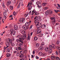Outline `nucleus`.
<instances>
[{
    "mask_svg": "<svg viewBox=\"0 0 60 60\" xmlns=\"http://www.w3.org/2000/svg\"><path fill=\"white\" fill-rule=\"evenodd\" d=\"M5 41L6 42V45L7 46L6 48H7L9 46V45H10V44L9 43V42L10 43H11L12 41L11 39H10V38H8L5 39Z\"/></svg>",
    "mask_w": 60,
    "mask_h": 60,
    "instance_id": "1",
    "label": "nucleus"
},
{
    "mask_svg": "<svg viewBox=\"0 0 60 60\" xmlns=\"http://www.w3.org/2000/svg\"><path fill=\"white\" fill-rule=\"evenodd\" d=\"M20 37L21 36L20 35H18L17 37L19 39H21V41H24V39H25V38L26 37V36H21V38H20Z\"/></svg>",
    "mask_w": 60,
    "mask_h": 60,
    "instance_id": "2",
    "label": "nucleus"
},
{
    "mask_svg": "<svg viewBox=\"0 0 60 60\" xmlns=\"http://www.w3.org/2000/svg\"><path fill=\"white\" fill-rule=\"evenodd\" d=\"M55 45L53 44H52L51 45L49 46V48L50 49H55Z\"/></svg>",
    "mask_w": 60,
    "mask_h": 60,
    "instance_id": "3",
    "label": "nucleus"
},
{
    "mask_svg": "<svg viewBox=\"0 0 60 60\" xmlns=\"http://www.w3.org/2000/svg\"><path fill=\"white\" fill-rule=\"evenodd\" d=\"M34 13H35V15H36V16L38 15V13L36 12V11H35V10H34L32 11L31 14L32 15H33L34 14Z\"/></svg>",
    "mask_w": 60,
    "mask_h": 60,
    "instance_id": "4",
    "label": "nucleus"
},
{
    "mask_svg": "<svg viewBox=\"0 0 60 60\" xmlns=\"http://www.w3.org/2000/svg\"><path fill=\"white\" fill-rule=\"evenodd\" d=\"M50 19L51 20H52V24H55V23H56V19H55V18L51 17L50 18Z\"/></svg>",
    "mask_w": 60,
    "mask_h": 60,
    "instance_id": "5",
    "label": "nucleus"
},
{
    "mask_svg": "<svg viewBox=\"0 0 60 60\" xmlns=\"http://www.w3.org/2000/svg\"><path fill=\"white\" fill-rule=\"evenodd\" d=\"M10 32L11 35H12V34H13V35H14L15 34V31L12 30H11Z\"/></svg>",
    "mask_w": 60,
    "mask_h": 60,
    "instance_id": "6",
    "label": "nucleus"
},
{
    "mask_svg": "<svg viewBox=\"0 0 60 60\" xmlns=\"http://www.w3.org/2000/svg\"><path fill=\"white\" fill-rule=\"evenodd\" d=\"M41 23H38L37 25V27L38 28V30L40 28V27H41Z\"/></svg>",
    "mask_w": 60,
    "mask_h": 60,
    "instance_id": "7",
    "label": "nucleus"
},
{
    "mask_svg": "<svg viewBox=\"0 0 60 60\" xmlns=\"http://www.w3.org/2000/svg\"><path fill=\"white\" fill-rule=\"evenodd\" d=\"M29 27V26H27L25 25H24L23 26L22 28L23 29H24L26 30H27V29H28Z\"/></svg>",
    "mask_w": 60,
    "mask_h": 60,
    "instance_id": "8",
    "label": "nucleus"
},
{
    "mask_svg": "<svg viewBox=\"0 0 60 60\" xmlns=\"http://www.w3.org/2000/svg\"><path fill=\"white\" fill-rule=\"evenodd\" d=\"M20 39V40H19L18 39H16V41H17V42L18 43H19V42H21V43H23V41H23V40H21V39Z\"/></svg>",
    "mask_w": 60,
    "mask_h": 60,
    "instance_id": "9",
    "label": "nucleus"
},
{
    "mask_svg": "<svg viewBox=\"0 0 60 60\" xmlns=\"http://www.w3.org/2000/svg\"><path fill=\"white\" fill-rule=\"evenodd\" d=\"M49 50V49L48 47H46L45 48V50L46 52H48Z\"/></svg>",
    "mask_w": 60,
    "mask_h": 60,
    "instance_id": "10",
    "label": "nucleus"
},
{
    "mask_svg": "<svg viewBox=\"0 0 60 60\" xmlns=\"http://www.w3.org/2000/svg\"><path fill=\"white\" fill-rule=\"evenodd\" d=\"M11 1H8L7 3V5L9 6L10 5V4H11Z\"/></svg>",
    "mask_w": 60,
    "mask_h": 60,
    "instance_id": "11",
    "label": "nucleus"
},
{
    "mask_svg": "<svg viewBox=\"0 0 60 60\" xmlns=\"http://www.w3.org/2000/svg\"><path fill=\"white\" fill-rule=\"evenodd\" d=\"M37 33L38 34H40V33H41V30H40V29H38L37 30Z\"/></svg>",
    "mask_w": 60,
    "mask_h": 60,
    "instance_id": "12",
    "label": "nucleus"
},
{
    "mask_svg": "<svg viewBox=\"0 0 60 60\" xmlns=\"http://www.w3.org/2000/svg\"><path fill=\"white\" fill-rule=\"evenodd\" d=\"M24 20V18H22V19L20 18L19 19V21L20 22H22Z\"/></svg>",
    "mask_w": 60,
    "mask_h": 60,
    "instance_id": "13",
    "label": "nucleus"
},
{
    "mask_svg": "<svg viewBox=\"0 0 60 60\" xmlns=\"http://www.w3.org/2000/svg\"><path fill=\"white\" fill-rule=\"evenodd\" d=\"M29 25V22H27L25 24V26H28Z\"/></svg>",
    "mask_w": 60,
    "mask_h": 60,
    "instance_id": "14",
    "label": "nucleus"
},
{
    "mask_svg": "<svg viewBox=\"0 0 60 60\" xmlns=\"http://www.w3.org/2000/svg\"><path fill=\"white\" fill-rule=\"evenodd\" d=\"M46 27V25L45 24L43 25H42L41 26V28H45Z\"/></svg>",
    "mask_w": 60,
    "mask_h": 60,
    "instance_id": "15",
    "label": "nucleus"
},
{
    "mask_svg": "<svg viewBox=\"0 0 60 60\" xmlns=\"http://www.w3.org/2000/svg\"><path fill=\"white\" fill-rule=\"evenodd\" d=\"M55 58H56V56H53L51 57L52 60H54Z\"/></svg>",
    "mask_w": 60,
    "mask_h": 60,
    "instance_id": "16",
    "label": "nucleus"
},
{
    "mask_svg": "<svg viewBox=\"0 0 60 60\" xmlns=\"http://www.w3.org/2000/svg\"><path fill=\"white\" fill-rule=\"evenodd\" d=\"M37 19L38 21H39L41 20V17L40 16H38L37 17Z\"/></svg>",
    "mask_w": 60,
    "mask_h": 60,
    "instance_id": "17",
    "label": "nucleus"
},
{
    "mask_svg": "<svg viewBox=\"0 0 60 60\" xmlns=\"http://www.w3.org/2000/svg\"><path fill=\"white\" fill-rule=\"evenodd\" d=\"M52 50L51 49H50L48 51V53L49 54H50L52 53Z\"/></svg>",
    "mask_w": 60,
    "mask_h": 60,
    "instance_id": "18",
    "label": "nucleus"
},
{
    "mask_svg": "<svg viewBox=\"0 0 60 60\" xmlns=\"http://www.w3.org/2000/svg\"><path fill=\"white\" fill-rule=\"evenodd\" d=\"M45 14L47 15H49V10H47L45 12Z\"/></svg>",
    "mask_w": 60,
    "mask_h": 60,
    "instance_id": "19",
    "label": "nucleus"
},
{
    "mask_svg": "<svg viewBox=\"0 0 60 60\" xmlns=\"http://www.w3.org/2000/svg\"><path fill=\"white\" fill-rule=\"evenodd\" d=\"M38 6V7L40 8H41V4L40 3L39 4L37 5Z\"/></svg>",
    "mask_w": 60,
    "mask_h": 60,
    "instance_id": "20",
    "label": "nucleus"
},
{
    "mask_svg": "<svg viewBox=\"0 0 60 60\" xmlns=\"http://www.w3.org/2000/svg\"><path fill=\"white\" fill-rule=\"evenodd\" d=\"M39 46V44L38 43H37L36 44V47L37 48H38Z\"/></svg>",
    "mask_w": 60,
    "mask_h": 60,
    "instance_id": "21",
    "label": "nucleus"
},
{
    "mask_svg": "<svg viewBox=\"0 0 60 60\" xmlns=\"http://www.w3.org/2000/svg\"><path fill=\"white\" fill-rule=\"evenodd\" d=\"M14 28L15 30H17L18 29V26L17 25H14Z\"/></svg>",
    "mask_w": 60,
    "mask_h": 60,
    "instance_id": "22",
    "label": "nucleus"
},
{
    "mask_svg": "<svg viewBox=\"0 0 60 60\" xmlns=\"http://www.w3.org/2000/svg\"><path fill=\"white\" fill-rule=\"evenodd\" d=\"M32 6L31 5H30L29 6V8H28V10H31V9H32Z\"/></svg>",
    "mask_w": 60,
    "mask_h": 60,
    "instance_id": "23",
    "label": "nucleus"
},
{
    "mask_svg": "<svg viewBox=\"0 0 60 60\" xmlns=\"http://www.w3.org/2000/svg\"><path fill=\"white\" fill-rule=\"evenodd\" d=\"M30 34H28V38L27 39V40H28V41L30 40Z\"/></svg>",
    "mask_w": 60,
    "mask_h": 60,
    "instance_id": "24",
    "label": "nucleus"
},
{
    "mask_svg": "<svg viewBox=\"0 0 60 60\" xmlns=\"http://www.w3.org/2000/svg\"><path fill=\"white\" fill-rule=\"evenodd\" d=\"M10 54H6V56L7 57H10Z\"/></svg>",
    "mask_w": 60,
    "mask_h": 60,
    "instance_id": "25",
    "label": "nucleus"
},
{
    "mask_svg": "<svg viewBox=\"0 0 60 60\" xmlns=\"http://www.w3.org/2000/svg\"><path fill=\"white\" fill-rule=\"evenodd\" d=\"M47 4V3L45 2L43 3L42 4L43 6H46V4Z\"/></svg>",
    "mask_w": 60,
    "mask_h": 60,
    "instance_id": "26",
    "label": "nucleus"
},
{
    "mask_svg": "<svg viewBox=\"0 0 60 60\" xmlns=\"http://www.w3.org/2000/svg\"><path fill=\"white\" fill-rule=\"evenodd\" d=\"M56 48L58 49L59 51H60V47L59 46H57L56 47Z\"/></svg>",
    "mask_w": 60,
    "mask_h": 60,
    "instance_id": "27",
    "label": "nucleus"
},
{
    "mask_svg": "<svg viewBox=\"0 0 60 60\" xmlns=\"http://www.w3.org/2000/svg\"><path fill=\"white\" fill-rule=\"evenodd\" d=\"M49 11V14H52L53 13V12L51 10H50Z\"/></svg>",
    "mask_w": 60,
    "mask_h": 60,
    "instance_id": "28",
    "label": "nucleus"
},
{
    "mask_svg": "<svg viewBox=\"0 0 60 60\" xmlns=\"http://www.w3.org/2000/svg\"><path fill=\"white\" fill-rule=\"evenodd\" d=\"M42 53L41 52H40L38 53V55L40 56H41V55H42Z\"/></svg>",
    "mask_w": 60,
    "mask_h": 60,
    "instance_id": "29",
    "label": "nucleus"
},
{
    "mask_svg": "<svg viewBox=\"0 0 60 60\" xmlns=\"http://www.w3.org/2000/svg\"><path fill=\"white\" fill-rule=\"evenodd\" d=\"M39 49H40V50H41L43 49V46H41L39 47Z\"/></svg>",
    "mask_w": 60,
    "mask_h": 60,
    "instance_id": "30",
    "label": "nucleus"
},
{
    "mask_svg": "<svg viewBox=\"0 0 60 60\" xmlns=\"http://www.w3.org/2000/svg\"><path fill=\"white\" fill-rule=\"evenodd\" d=\"M34 39L35 41H37L38 40V38L37 37H35L34 38Z\"/></svg>",
    "mask_w": 60,
    "mask_h": 60,
    "instance_id": "31",
    "label": "nucleus"
},
{
    "mask_svg": "<svg viewBox=\"0 0 60 60\" xmlns=\"http://www.w3.org/2000/svg\"><path fill=\"white\" fill-rule=\"evenodd\" d=\"M34 23H35V24H36V23H38H38H39V22H37V20H36V19L35 20V21H34Z\"/></svg>",
    "mask_w": 60,
    "mask_h": 60,
    "instance_id": "32",
    "label": "nucleus"
},
{
    "mask_svg": "<svg viewBox=\"0 0 60 60\" xmlns=\"http://www.w3.org/2000/svg\"><path fill=\"white\" fill-rule=\"evenodd\" d=\"M42 56H46V53L44 52L42 53Z\"/></svg>",
    "mask_w": 60,
    "mask_h": 60,
    "instance_id": "33",
    "label": "nucleus"
},
{
    "mask_svg": "<svg viewBox=\"0 0 60 60\" xmlns=\"http://www.w3.org/2000/svg\"><path fill=\"white\" fill-rule=\"evenodd\" d=\"M22 34H26V32H25L24 31H22L21 32Z\"/></svg>",
    "mask_w": 60,
    "mask_h": 60,
    "instance_id": "34",
    "label": "nucleus"
},
{
    "mask_svg": "<svg viewBox=\"0 0 60 60\" xmlns=\"http://www.w3.org/2000/svg\"><path fill=\"white\" fill-rule=\"evenodd\" d=\"M10 8L11 10H12L13 9V7L12 6H11L10 7Z\"/></svg>",
    "mask_w": 60,
    "mask_h": 60,
    "instance_id": "35",
    "label": "nucleus"
},
{
    "mask_svg": "<svg viewBox=\"0 0 60 60\" xmlns=\"http://www.w3.org/2000/svg\"><path fill=\"white\" fill-rule=\"evenodd\" d=\"M2 5L4 8H5V5H4V3H2Z\"/></svg>",
    "mask_w": 60,
    "mask_h": 60,
    "instance_id": "36",
    "label": "nucleus"
},
{
    "mask_svg": "<svg viewBox=\"0 0 60 60\" xmlns=\"http://www.w3.org/2000/svg\"><path fill=\"white\" fill-rule=\"evenodd\" d=\"M18 48L19 50H22V48H21V47H18Z\"/></svg>",
    "mask_w": 60,
    "mask_h": 60,
    "instance_id": "37",
    "label": "nucleus"
},
{
    "mask_svg": "<svg viewBox=\"0 0 60 60\" xmlns=\"http://www.w3.org/2000/svg\"><path fill=\"white\" fill-rule=\"evenodd\" d=\"M28 14H29L28 13H27L26 14H25V15H24V16L25 17H26L28 15Z\"/></svg>",
    "mask_w": 60,
    "mask_h": 60,
    "instance_id": "38",
    "label": "nucleus"
},
{
    "mask_svg": "<svg viewBox=\"0 0 60 60\" xmlns=\"http://www.w3.org/2000/svg\"><path fill=\"white\" fill-rule=\"evenodd\" d=\"M55 54L56 55V56H58V52H57L56 51Z\"/></svg>",
    "mask_w": 60,
    "mask_h": 60,
    "instance_id": "39",
    "label": "nucleus"
},
{
    "mask_svg": "<svg viewBox=\"0 0 60 60\" xmlns=\"http://www.w3.org/2000/svg\"><path fill=\"white\" fill-rule=\"evenodd\" d=\"M23 54H21V55L19 56V57H20V58L23 57Z\"/></svg>",
    "mask_w": 60,
    "mask_h": 60,
    "instance_id": "40",
    "label": "nucleus"
},
{
    "mask_svg": "<svg viewBox=\"0 0 60 60\" xmlns=\"http://www.w3.org/2000/svg\"><path fill=\"white\" fill-rule=\"evenodd\" d=\"M19 46L20 47H22L23 46V45L22 44L20 43L19 44Z\"/></svg>",
    "mask_w": 60,
    "mask_h": 60,
    "instance_id": "41",
    "label": "nucleus"
},
{
    "mask_svg": "<svg viewBox=\"0 0 60 60\" xmlns=\"http://www.w3.org/2000/svg\"><path fill=\"white\" fill-rule=\"evenodd\" d=\"M56 59L57 60H60V58L58 57H56Z\"/></svg>",
    "mask_w": 60,
    "mask_h": 60,
    "instance_id": "42",
    "label": "nucleus"
},
{
    "mask_svg": "<svg viewBox=\"0 0 60 60\" xmlns=\"http://www.w3.org/2000/svg\"><path fill=\"white\" fill-rule=\"evenodd\" d=\"M59 10H54V11L56 13H57L58 12H59Z\"/></svg>",
    "mask_w": 60,
    "mask_h": 60,
    "instance_id": "43",
    "label": "nucleus"
},
{
    "mask_svg": "<svg viewBox=\"0 0 60 60\" xmlns=\"http://www.w3.org/2000/svg\"><path fill=\"white\" fill-rule=\"evenodd\" d=\"M13 13L14 16H15V15H16V12L15 11L13 12Z\"/></svg>",
    "mask_w": 60,
    "mask_h": 60,
    "instance_id": "44",
    "label": "nucleus"
},
{
    "mask_svg": "<svg viewBox=\"0 0 60 60\" xmlns=\"http://www.w3.org/2000/svg\"><path fill=\"white\" fill-rule=\"evenodd\" d=\"M39 3H40V1H39L38 2V1H37L36 3V4H37V5L38 4H39Z\"/></svg>",
    "mask_w": 60,
    "mask_h": 60,
    "instance_id": "45",
    "label": "nucleus"
},
{
    "mask_svg": "<svg viewBox=\"0 0 60 60\" xmlns=\"http://www.w3.org/2000/svg\"><path fill=\"white\" fill-rule=\"evenodd\" d=\"M57 44L58 45L59 44V40H57V41L56 42Z\"/></svg>",
    "mask_w": 60,
    "mask_h": 60,
    "instance_id": "46",
    "label": "nucleus"
},
{
    "mask_svg": "<svg viewBox=\"0 0 60 60\" xmlns=\"http://www.w3.org/2000/svg\"><path fill=\"white\" fill-rule=\"evenodd\" d=\"M23 52L22 51H20V54H21V55H23Z\"/></svg>",
    "mask_w": 60,
    "mask_h": 60,
    "instance_id": "47",
    "label": "nucleus"
},
{
    "mask_svg": "<svg viewBox=\"0 0 60 60\" xmlns=\"http://www.w3.org/2000/svg\"><path fill=\"white\" fill-rule=\"evenodd\" d=\"M32 2H31V1L30 2V3L29 2L28 4H29H29L30 5H31V4H32Z\"/></svg>",
    "mask_w": 60,
    "mask_h": 60,
    "instance_id": "48",
    "label": "nucleus"
},
{
    "mask_svg": "<svg viewBox=\"0 0 60 60\" xmlns=\"http://www.w3.org/2000/svg\"><path fill=\"white\" fill-rule=\"evenodd\" d=\"M12 42L10 44H11V46H13H13H14V44L13 43H12Z\"/></svg>",
    "mask_w": 60,
    "mask_h": 60,
    "instance_id": "49",
    "label": "nucleus"
},
{
    "mask_svg": "<svg viewBox=\"0 0 60 60\" xmlns=\"http://www.w3.org/2000/svg\"><path fill=\"white\" fill-rule=\"evenodd\" d=\"M3 15L4 16H7V15L6 14V13L5 12H4L3 13Z\"/></svg>",
    "mask_w": 60,
    "mask_h": 60,
    "instance_id": "50",
    "label": "nucleus"
},
{
    "mask_svg": "<svg viewBox=\"0 0 60 60\" xmlns=\"http://www.w3.org/2000/svg\"><path fill=\"white\" fill-rule=\"evenodd\" d=\"M16 56H19V52L17 53L16 54Z\"/></svg>",
    "mask_w": 60,
    "mask_h": 60,
    "instance_id": "51",
    "label": "nucleus"
},
{
    "mask_svg": "<svg viewBox=\"0 0 60 60\" xmlns=\"http://www.w3.org/2000/svg\"><path fill=\"white\" fill-rule=\"evenodd\" d=\"M20 4L19 3V4L18 5V6L17 7V8H19L20 7Z\"/></svg>",
    "mask_w": 60,
    "mask_h": 60,
    "instance_id": "52",
    "label": "nucleus"
},
{
    "mask_svg": "<svg viewBox=\"0 0 60 60\" xmlns=\"http://www.w3.org/2000/svg\"><path fill=\"white\" fill-rule=\"evenodd\" d=\"M41 45L42 46H43L44 45V43L43 42H42L41 44Z\"/></svg>",
    "mask_w": 60,
    "mask_h": 60,
    "instance_id": "53",
    "label": "nucleus"
},
{
    "mask_svg": "<svg viewBox=\"0 0 60 60\" xmlns=\"http://www.w3.org/2000/svg\"><path fill=\"white\" fill-rule=\"evenodd\" d=\"M10 49H7V52H10Z\"/></svg>",
    "mask_w": 60,
    "mask_h": 60,
    "instance_id": "54",
    "label": "nucleus"
},
{
    "mask_svg": "<svg viewBox=\"0 0 60 60\" xmlns=\"http://www.w3.org/2000/svg\"><path fill=\"white\" fill-rule=\"evenodd\" d=\"M44 9L45 10H47V9H49V8L47 7H45L44 8Z\"/></svg>",
    "mask_w": 60,
    "mask_h": 60,
    "instance_id": "55",
    "label": "nucleus"
},
{
    "mask_svg": "<svg viewBox=\"0 0 60 60\" xmlns=\"http://www.w3.org/2000/svg\"><path fill=\"white\" fill-rule=\"evenodd\" d=\"M43 35V34H41L39 35V36L40 37H41Z\"/></svg>",
    "mask_w": 60,
    "mask_h": 60,
    "instance_id": "56",
    "label": "nucleus"
},
{
    "mask_svg": "<svg viewBox=\"0 0 60 60\" xmlns=\"http://www.w3.org/2000/svg\"><path fill=\"white\" fill-rule=\"evenodd\" d=\"M36 59H39V57L37 56H36L35 57Z\"/></svg>",
    "mask_w": 60,
    "mask_h": 60,
    "instance_id": "57",
    "label": "nucleus"
},
{
    "mask_svg": "<svg viewBox=\"0 0 60 60\" xmlns=\"http://www.w3.org/2000/svg\"><path fill=\"white\" fill-rule=\"evenodd\" d=\"M19 4H20L21 5H20V6H23V3H20Z\"/></svg>",
    "mask_w": 60,
    "mask_h": 60,
    "instance_id": "58",
    "label": "nucleus"
},
{
    "mask_svg": "<svg viewBox=\"0 0 60 60\" xmlns=\"http://www.w3.org/2000/svg\"><path fill=\"white\" fill-rule=\"evenodd\" d=\"M6 16L4 15V19H6Z\"/></svg>",
    "mask_w": 60,
    "mask_h": 60,
    "instance_id": "59",
    "label": "nucleus"
},
{
    "mask_svg": "<svg viewBox=\"0 0 60 60\" xmlns=\"http://www.w3.org/2000/svg\"><path fill=\"white\" fill-rule=\"evenodd\" d=\"M33 54H35V51L34 50L32 52Z\"/></svg>",
    "mask_w": 60,
    "mask_h": 60,
    "instance_id": "60",
    "label": "nucleus"
},
{
    "mask_svg": "<svg viewBox=\"0 0 60 60\" xmlns=\"http://www.w3.org/2000/svg\"><path fill=\"white\" fill-rule=\"evenodd\" d=\"M16 50L18 51V50H19V48H18V47L17 48H16Z\"/></svg>",
    "mask_w": 60,
    "mask_h": 60,
    "instance_id": "61",
    "label": "nucleus"
},
{
    "mask_svg": "<svg viewBox=\"0 0 60 60\" xmlns=\"http://www.w3.org/2000/svg\"><path fill=\"white\" fill-rule=\"evenodd\" d=\"M55 25L56 26L58 25H59V23H58V22L56 23Z\"/></svg>",
    "mask_w": 60,
    "mask_h": 60,
    "instance_id": "62",
    "label": "nucleus"
},
{
    "mask_svg": "<svg viewBox=\"0 0 60 60\" xmlns=\"http://www.w3.org/2000/svg\"><path fill=\"white\" fill-rule=\"evenodd\" d=\"M57 5H58V6L59 7V8L60 7V5L59 4H57Z\"/></svg>",
    "mask_w": 60,
    "mask_h": 60,
    "instance_id": "63",
    "label": "nucleus"
},
{
    "mask_svg": "<svg viewBox=\"0 0 60 60\" xmlns=\"http://www.w3.org/2000/svg\"><path fill=\"white\" fill-rule=\"evenodd\" d=\"M7 11L6 10H5V12H5V13H7Z\"/></svg>",
    "mask_w": 60,
    "mask_h": 60,
    "instance_id": "64",
    "label": "nucleus"
}]
</instances>
